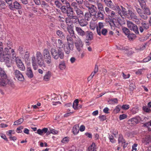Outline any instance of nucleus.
<instances>
[{
    "label": "nucleus",
    "instance_id": "9b49d317",
    "mask_svg": "<svg viewBox=\"0 0 151 151\" xmlns=\"http://www.w3.org/2000/svg\"><path fill=\"white\" fill-rule=\"evenodd\" d=\"M74 45L73 44L71 43L70 42H68V45L65 46L64 47V50L66 54H69L70 50H73Z\"/></svg>",
    "mask_w": 151,
    "mask_h": 151
},
{
    "label": "nucleus",
    "instance_id": "c9c22d12",
    "mask_svg": "<svg viewBox=\"0 0 151 151\" xmlns=\"http://www.w3.org/2000/svg\"><path fill=\"white\" fill-rule=\"evenodd\" d=\"M78 22L81 26L82 27L85 26L88 24L87 22L84 19H81Z\"/></svg>",
    "mask_w": 151,
    "mask_h": 151
},
{
    "label": "nucleus",
    "instance_id": "680f3d73",
    "mask_svg": "<svg viewBox=\"0 0 151 151\" xmlns=\"http://www.w3.org/2000/svg\"><path fill=\"white\" fill-rule=\"evenodd\" d=\"M138 144L137 143H135L133 144L132 146V151H137V148L136 147H137Z\"/></svg>",
    "mask_w": 151,
    "mask_h": 151
},
{
    "label": "nucleus",
    "instance_id": "09e8293b",
    "mask_svg": "<svg viewBox=\"0 0 151 151\" xmlns=\"http://www.w3.org/2000/svg\"><path fill=\"white\" fill-rule=\"evenodd\" d=\"M71 6L73 7L75 11L76 10V9H78V8L77 4L75 2H72L71 4Z\"/></svg>",
    "mask_w": 151,
    "mask_h": 151
},
{
    "label": "nucleus",
    "instance_id": "6e6d98bb",
    "mask_svg": "<svg viewBox=\"0 0 151 151\" xmlns=\"http://www.w3.org/2000/svg\"><path fill=\"white\" fill-rule=\"evenodd\" d=\"M24 60L26 62L28 61L29 59V54L27 52L25 54L24 56Z\"/></svg>",
    "mask_w": 151,
    "mask_h": 151
},
{
    "label": "nucleus",
    "instance_id": "cd10ccee",
    "mask_svg": "<svg viewBox=\"0 0 151 151\" xmlns=\"http://www.w3.org/2000/svg\"><path fill=\"white\" fill-rule=\"evenodd\" d=\"M65 21L67 25L68 26V27L72 28L73 26V22L71 18L67 17L65 19Z\"/></svg>",
    "mask_w": 151,
    "mask_h": 151
},
{
    "label": "nucleus",
    "instance_id": "0eeeda50",
    "mask_svg": "<svg viewBox=\"0 0 151 151\" xmlns=\"http://www.w3.org/2000/svg\"><path fill=\"white\" fill-rule=\"evenodd\" d=\"M74 44L78 52H80L82 50L83 43L78 37L77 36L76 38Z\"/></svg>",
    "mask_w": 151,
    "mask_h": 151
},
{
    "label": "nucleus",
    "instance_id": "39448f33",
    "mask_svg": "<svg viewBox=\"0 0 151 151\" xmlns=\"http://www.w3.org/2000/svg\"><path fill=\"white\" fill-rule=\"evenodd\" d=\"M2 45V43L0 42V58L1 60L3 61L4 60V56L7 58H9L10 52L9 49L7 47L5 48L3 51Z\"/></svg>",
    "mask_w": 151,
    "mask_h": 151
},
{
    "label": "nucleus",
    "instance_id": "ddd939ff",
    "mask_svg": "<svg viewBox=\"0 0 151 151\" xmlns=\"http://www.w3.org/2000/svg\"><path fill=\"white\" fill-rule=\"evenodd\" d=\"M52 76V73L50 71L47 72L43 76V80L45 81H50Z\"/></svg>",
    "mask_w": 151,
    "mask_h": 151
},
{
    "label": "nucleus",
    "instance_id": "69168bd1",
    "mask_svg": "<svg viewBox=\"0 0 151 151\" xmlns=\"http://www.w3.org/2000/svg\"><path fill=\"white\" fill-rule=\"evenodd\" d=\"M127 117V116L126 114H123L119 116V119L120 120H122L126 118Z\"/></svg>",
    "mask_w": 151,
    "mask_h": 151
},
{
    "label": "nucleus",
    "instance_id": "473e14b6",
    "mask_svg": "<svg viewBox=\"0 0 151 151\" xmlns=\"http://www.w3.org/2000/svg\"><path fill=\"white\" fill-rule=\"evenodd\" d=\"M125 140L123 138L122 135V134H119L118 139V142L119 144H122L124 143H125Z\"/></svg>",
    "mask_w": 151,
    "mask_h": 151
},
{
    "label": "nucleus",
    "instance_id": "4d7b16f0",
    "mask_svg": "<svg viewBox=\"0 0 151 151\" xmlns=\"http://www.w3.org/2000/svg\"><path fill=\"white\" fill-rule=\"evenodd\" d=\"M56 34L60 37H62L63 36V33L61 31L59 30L57 31Z\"/></svg>",
    "mask_w": 151,
    "mask_h": 151
},
{
    "label": "nucleus",
    "instance_id": "e433bc0d",
    "mask_svg": "<svg viewBox=\"0 0 151 151\" xmlns=\"http://www.w3.org/2000/svg\"><path fill=\"white\" fill-rule=\"evenodd\" d=\"M71 19L73 23H75L78 22L79 20L78 17L76 16H72Z\"/></svg>",
    "mask_w": 151,
    "mask_h": 151
},
{
    "label": "nucleus",
    "instance_id": "f3484780",
    "mask_svg": "<svg viewBox=\"0 0 151 151\" xmlns=\"http://www.w3.org/2000/svg\"><path fill=\"white\" fill-rule=\"evenodd\" d=\"M109 6V7L113 10L118 11V14H119V15L122 17V15L120 12V11H121V10L119 6L117 5H116L115 6H114L112 4L111 5H110Z\"/></svg>",
    "mask_w": 151,
    "mask_h": 151
},
{
    "label": "nucleus",
    "instance_id": "f257e3e1",
    "mask_svg": "<svg viewBox=\"0 0 151 151\" xmlns=\"http://www.w3.org/2000/svg\"><path fill=\"white\" fill-rule=\"evenodd\" d=\"M31 62L32 66L34 70L37 69L38 65L40 67H46V64L44 62L43 55L39 51L36 52V57L34 56L32 57Z\"/></svg>",
    "mask_w": 151,
    "mask_h": 151
},
{
    "label": "nucleus",
    "instance_id": "49530a36",
    "mask_svg": "<svg viewBox=\"0 0 151 151\" xmlns=\"http://www.w3.org/2000/svg\"><path fill=\"white\" fill-rule=\"evenodd\" d=\"M142 26L143 28L144 29H149V25L148 23H141Z\"/></svg>",
    "mask_w": 151,
    "mask_h": 151
},
{
    "label": "nucleus",
    "instance_id": "9d476101",
    "mask_svg": "<svg viewBox=\"0 0 151 151\" xmlns=\"http://www.w3.org/2000/svg\"><path fill=\"white\" fill-rule=\"evenodd\" d=\"M14 75L16 78L19 81H22L24 79V77L22 73L19 70H14Z\"/></svg>",
    "mask_w": 151,
    "mask_h": 151
},
{
    "label": "nucleus",
    "instance_id": "a878e982",
    "mask_svg": "<svg viewBox=\"0 0 151 151\" xmlns=\"http://www.w3.org/2000/svg\"><path fill=\"white\" fill-rule=\"evenodd\" d=\"M141 120L140 117L139 116H137L134 118L131 119L130 121L132 123L137 124Z\"/></svg>",
    "mask_w": 151,
    "mask_h": 151
},
{
    "label": "nucleus",
    "instance_id": "58836bf2",
    "mask_svg": "<svg viewBox=\"0 0 151 151\" xmlns=\"http://www.w3.org/2000/svg\"><path fill=\"white\" fill-rule=\"evenodd\" d=\"M6 7L5 2L2 0H0V8L1 9H4Z\"/></svg>",
    "mask_w": 151,
    "mask_h": 151
},
{
    "label": "nucleus",
    "instance_id": "c756f323",
    "mask_svg": "<svg viewBox=\"0 0 151 151\" xmlns=\"http://www.w3.org/2000/svg\"><path fill=\"white\" fill-rule=\"evenodd\" d=\"M97 24L94 21H91L90 24V28L91 29L94 30L97 28Z\"/></svg>",
    "mask_w": 151,
    "mask_h": 151
},
{
    "label": "nucleus",
    "instance_id": "338daca9",
    "mask_svg": "<svg viewBox=\"0 0 151 151\" xmlns=\"http://www.w3.org/2000/svg\"><path fill=\"white\" fill-rule=\"evenodd\" d=\"M136 10L139 16L143 13L142 10L139 8H136Z\"/></svg>",
    "mask_w": 151,
    "mask_h": 151
},
{
    "label": "nucleus",
    "instance_id": "b1692460",
    "mask_svg": "<svg viewBox=\"0 0 151 151\" xmlns=\"http://www.w3.org/2000/svg\"><path fill=\"white\" fill-rule=\"evenodd\" d=\"M103 23L102 22H99V23L98 26L97 27L96 30L98 34L99 35H101V28H103L104 27Z\"/></svg>",
    "mask_w": 151,
    "mask_h": 151
},
{
    "label": "nucleus",
    "instance_id": "864d4df0",
    "mask_svg": "<svg viewBox=\"0 0 151 151\" xmlns=\"http://www.w3.org/2000/svg\"><path fill=\"white\" fill-rule=\"evenodd\" d=\"M144 9H145L144 10V14L147 15H150L151 14L150 10L148 8L145 9V8Z\"/></svg>",
    "mask_w": 151,
    "mask_h": 151
},
{
    "label": "nucleus",
    "instance_id": "3c124183",
    "mask_svg": "<svg viewBox=\"0 0 151 151\" xmlns=\"http://www.w3.org/2000/svg\"><path fill=\"white\" fill-rule=\"evenodd\" d=\"M124 33L126 35H127L129 33V30L126 27H123L122 29Z\"/></svg>",
    "mask_w": 151,
    "mask_h": 151
},
{
    "label": "nucleus",
    "instance_id": "a19ab883",
    "mask_svg": "<svg viewBox=\"0 0 151 151\" xmlns=\"http://www.w3.org/2000/svg\"><path fill=\"white\" fill-rule=\"evenodd\" d=\"M109 104H114L118 103V100L116 98L111 99L109 101Z\"/></svg>",
    "mask_w": 151,
    "mask_h": 151
},
{
    "label": "nucleus",
    "instance_id": "dca6fc26",
    "mask_svg": "<svg viewBox=\"0 0 151 151\" xmlns=\"http://www.w3.org/2000/svg\"><path fill=\"white\" fill-rule=\"evenodd\" d=\"M26 74L29 78H32L33 77L34 75L32 70L30 68H27Z\"/></svg>",
    "mask_w": 151,
    "mask_h": 151
},
{
    "label": "nucleus",
    "instance_id": "6e6552de",
    "mask_svg": "<svg viewBox=\"0 0 151 151\" xmlns=\"http://www.w3.org/2000/svg\"><path fill=\"white\" fill-rule=\"evenodd\" d=\"M127 23L128 27L130 30L133 31L137 34H139L138 27L136 24L129 21H127Z\"/></svg>",
    "mask_w": 151,
    "mask_h": 151
},
{
    "label": "nucleus",
    "instance_id": "c03bdc74",
    "mask_svg": "<svg viewBox=\"0 0 151 151\" xmlns=\"http://www.w3.org/2000/svg\"><path fill=\"white\" fill-rule=\"evenodd\" d=\"M67 43L70 42L71 43L73 44V38H74L72 37L71 36L68 35L67 37Z\"/></svg>",
    "mask_w": 151,
    "mask_h": 151
},
{
    "label": "nucleus",
    "instance_id": "de8ad7c7",
    "mask_svg": "<svg viewBox=\"0 0 151 151\" xmlns=\"http://www.w3.org/2000/svg\"><path fill=\"white\" fill-rule=\"evenodd\" d=\"M69 141V138L68 137H65L64 138L61 140V142L63 143H66Z\"/></svg>",
    "mask_w": 151,
    "mask_h": 151
},
{
    "label": "nucleus",
    "instance_id": "bb28decb",
    "mask_svg": "<svg viewBox=\"0 0 151 151\" xmlns=\"http://www.w3.org/2000/svg\"><path fill=\"white\" fill-rule=\"evenodd\" d=\"M66 68V64L65 62L62 61L60 62L59 65V68L61 70H63Z\"/></svg>",
    "mask_w": 151,
    "mask_h": 151
},
{
    "label": "nucleus",
    "instance_id": "7c9ffc66",
    "mask_svg": "<svg viewBox=\"0 0 151 151\" xmlns=\"http://www.w3.org/2000/svg\"><path fill=\"white\" fill-rule=\"evenodd\" d=\"M79 101L77 99L74 100L73 102L72 106L73 108L75 110H77L78 109V104Z\"/></svg>",
    "mask_w": 151,
    "mask_h": 151
},
{
    "label": "nucleus",
    "instance_id": "423d86ee",
    "mask_svg": "<svg viewBox=\"0 0 151 151\" xmlns=\"http://www.w3.org/2000/svg\"><path fill=\"white\" fill-rule=\"evenodd\" d=\"M43 55L45 61L47 64H50L52 61L51 57L49 50L45 49L43 52Z\"/></svg>",
    "mask_w": 151,
    "mask_h": 151
},
{
    "label": "nucleus",
    "instance_id": "5fc2aeb1",
    "mask_svg": "<svg viewBox=\"0 0 151 151\" xmlns=\"http://www.w3.org/2000/svg\"><path fill=\"white\" fill-rule=\"evenodd\" d=\"M41 6L43 8L47 7L48 6V5L44 1H43L42 2Z\"/></svg>",
    "mask_w": 151,
    "mask_h": 151
},
{
    "label": "nucleus",
    "instance_id": "0e129e2a",
    "mask_svg": "<svg viewBox=\"0 0 151 151\" xmlns=\"http://www.w3.org/2000/svg\"><path fill=\"white\" fill-rule=\"evenodd\" d=\"M142 109L143 110L146 112H149L151 111L150 109L146 106H143Z\"/></svg>",
    "mask_w": 151,
    "mask_h": 151
},
{
    "label": "nucleus",
    "instance_id": "2eb2a0df",
    "mask_svg": "<svg viewBox=\"0 0 151 151\" xmlns=\"http://www.w3.org/2000/svg\"><path fill=\"white\" fill-rule=\"evenodd\" d=\"M65 46V44L64 42L61 40L59 39L58 41V43L57 44V49H61Z\"/></svg>",
    "mask_w": 151,
    "mask_h": 151
},
{
    "label": "nucleus",
    "instance_id": "2f4dec72",
    "mask_svg": "<svg viewBox=\"0 0 151 151\" xmlns=\"http://www.w3.org/2000/svg\"><path fill=\"white\" fill-rule=\"evenodd\" d=\"M91 16H93V14L89 12H87L85 14V19L88 21L91 19Z\"/></svg>",
    "mask_w": 151,
    "mask_h": 151
},
{
    "label": "nucleus",
    "instance_id": "a18cd8bd",
    "mask_svg": "<svg viewBox=\"0 0 151 151\" xmlns=\"http://www.w3.org/2000/svg\"><path fill=\"white\" fill-rule=\"evenodd\" d=\"M136 37L135 35L133 33H129L127 35V37L130 40H132L134 39Z\"/></svg>",
    "mask_w": 151,
    "mask_h": 151
},
{
    "label": "nucleus",
    "instance_id": "393cba45",
    "mask_svg": "<svg viewBox=\"0 0 151 151\" xmlns=\"http://www.w3.org/2000/svg\"><path fill=\"white\" fill-rule=\"evenodd\" d=\"M13 7H11L12 8H14L17 9H20L22 6L17 1H15L13 3V5H12ZM10 8L11 7H10Z\"/></svg>",
    "mask_w": 151,
    "mask_h": 151
},
{
    "label": "nucleus",
    "instance_id": "f03ea898",
    "mask_svg": "<svg viewBox=\"0 0 151 151\" xmlns=\"http://www.w3.org/2000/svg\"><path fill=\"white\" fill-rule=\"evenodd\" d=\"M7 84L12 87H14V84L11 79H9L5 72L3 70L0 72V86H4Z\"/></svg>",
    "mask_w": 151,
    "mask_h": 151
},
{
    "label": "nucleus",
    "instance_id": "052dcab7",
    "mask_svg": "<svg viewBox=\"0 0 151 151\" xmlns=\"http://www.w3.org/2000/svg\"><path fill=\"white\" fill-rule=\"evenodd\" d=\"M11 52L12 53V58L13 59H14V58H15V59H16V58H17V57H16V54L14 51V50L13 49H12L11 50ZM18 57H17V58Z\"/></svg>",
    "mask_w": 151,
    "mask_h": 151
},
{
    "label": "nucleus",
    "instance_id": "20e7f679",
    "mask_svg": "<svg viewBox=\"0 0 151 151\" xmlns=\"http://www.w3.org/2000/svg\"><path fill=\"white\" fill-rule=\"evenodd\" d=\"M119 14L117 13H115L114 11H112L109 15V18H111L109 22V23L110 26L111 27L112 30H114L115 28V24L114 23V20L119 19Z\"/></svg>",
    "mask_w": 151,
    "mask_h": 151
},
{
    "label": "nucleus",
    "instance_id": "13d9d810",
    "mask_svg": "<svg viewBox=\"0 0 151 151\" xmlns=\"http://www.w3.org/2000/svg\"><path fill=\"white\" fill-rule=\"evenodd\" d=\"M97 5L98 8L99 10L102 11L103 9L102 4L100 3H97Z\"/></svg>",
    "mask_w": 151,
    "mask_h": 151
},
{
    "label": "nucleus",
    "instance_id": "6ab92c4d",
    "mask_svg": "<svg viewBox=\"0 0 151 151\" xmlns=\"http://www.w3.org/2000/svg\"><path fill=\"white\" fill-rule=\"evenodd\" d=\"M143 142L145 143V145H147L150 142H151V135H148L143 139Z\"/></svg>",
    "mask_w": 151,
    "mask_h": 151
},
{
    "label": "nucleus",
    "instance_id": "e2e57ef3",
    "mask_svg": "<svg viewBox=\"0 0 151 151\" xmlns=\"http://www.w3.org/2000/svg\"><path fill=\"white\" fill-rule=\"evenodd\" d=\"M121 107L123 109L126 110L129 108V105L125 104L122 105V106H121Z\"/></svg>",
    "mask_w": 151,
    "mask_h": 151
},
{
    "label": "nucleus",
    "instance_id": "c85d7f7f",
    "mask_svg": "<svg viewBox=\"0 0 151 151\" xmlns=\"http://www.w3.org/2000/svg\"><path fill=\"white\" fill-rule=\"evenodd\" d=\"M68 30L70 35V36H71L72 37L75 38L76 39L77 37L75 36L74 31L72 28H71V27H69L68 28Z\"/></svg>",
    "mask_w": 151,
    "mask_h": 151
},
{
    "label": "nucleus",
    "instance_id": "a211bd4d",
    "mask_svg": "<svg viewBox=\"0 0 151 151\" xmlns=\"http://www.w3.org/2000/svg\"><path fill=\"white\" fill-rule=\"evenodd\" d=\"M79 128V126L78 125L76 124L73 126L72 129V132L74 135H76L78 134Z\"/></svg>",
    "mask_w": 151,
    "mask_h": 151
},
{
    "label": "nucleus",
    "instance_id": "8fccbe9b",
    "mask_svg": "<svg viewBox=\"0 0 151 151\" xmlns=\"http://www.w3.org/2000/svg\"><path fill=\"white\" fill-rule=\"evenodd\" d=\"M104 1L107 6L109 7V5H111L113 4L111 0H104Z\"/></svg>",
    "mask_w": 151,
    "mask_h": 151
},
{
    "label": "nucleus",
    "instance_id": "bf43d9fd",
    "mask_svg": "<svg viewBox=\"0 0 151 151\" xmlns=\"http://www.w3.org/2000/svg\"><path fill=\"white\" fill-rule=\"evenodd\" d=\"M122 8L123 14L124 15H126L127 17H128V15L127 12L126 11V9L122 6Z\"/></svg>",
    "mask_w": 151,
    "mask_h": 151
},
{
    "label": "nucleus",
    "instance_id": "aec40b11",
    "mask_svg": "<svg viewBox=\"0 0 151 151\" xmlns=\"http://www.w3.org/2000/svg\"><path fill=\"white\" fill-rule=\"evenodd\" d=\"M48 131V129L44 128L42 129H38L36 133L40 135H42L43 134L46 133Z\"/></svg>",
    "mask_w": 151,
    "mask_h": 151
},
{
    "label": "nucleus",
    "instance_id": "7ed1b4c3",
    "mask_svg": "<svg viewBox=\"0 0 151 151\" xmlns=\"http://www.w3.org/2000/svg\"><path fill=\"white\" fill-rule=\"evenodd\" d=\"M51 53L53 58L55 60H57L59 58L60 59H63L64 58V52L62 49L52 48Z\"/></svg>",
    "mask_w": 151,
    "mask_h": 151
},
{
    "label": "nucleus",
    "instance_id": "4468645a",
    "mask_svg": "<svg viewBox=\"0 0 151 151\" xmlns=\"http://www.w3.org/2000/svg\"><path fill=\"white\" fill-rule=\"evenodd\" d=\"M75 30L78 34L81 36H83L85 35V32L79 27H75Z\"/></svg>",
    "mask_w": 151,
    "mask_h": 151
},
{
    "label": "nucleus",
    "instance_id": "412c9836",
    "mask_svg": "<svg viewBox=\"0 0 151 151\" xmlns=\"http://www.w3.org/2000/svg\"><path fill=\"white\" fill-rule=\"evenodd\" d=\"M76 14L77 15V17L79 18H82L83 17L84 14L82 10H81L80 9H76L75 10Z\"/></svg>",
    "mask_w": 151,
    "mask_h": 151
},
{
    "label": "nucleus",
    "instance_id": "1a4fd4ad",
    "mask_svg": "<svg viewBox=\"0 0 151 151\" xmlns=\"http://www.w3.org/2000/svg\"><path fill=\"white\" fill-rule=\"evenodd\" d=\"M18 68L22 71H24L25 70V67L24 64L21 60L19 57L16 58L15 59Z\"/></svg>",
    "mask_w": 151,
    "mask_h": 151
},
{
    "label": "nucleus",
    "instance_id": "79ce46f5",
    "mask_svg": "<svg viewBox=\"0 0 151 151\" xmlns=\"http://www.w3.org/2000/svg\"><path fill=\"white\" fill-rule=\"evenodd\" d=\"M151 60V52L150 53L149 55L146 58H144L143 60V62L144 63H146Z\"/></svg>",
    "mask_w": 151,
    "mask_h": 151
},
{
    "label": "nucleus",
    "instance_id": "72a5a7b5",
    "mask_svg": "<svg viewBox=\"0 0 151 151\" xmlns=\"http://www.w3.org/2000/svg\"><path fill=\"white\" fill-rule=\"evenodd\" d=\"M66 12L65 14H67L68 16L71 17L73 15V12L72 8H67V9Z\"/></svg>",
    "mask_w": 151,
    "mask_h": 151
},
{
    "label": "nucleus",
    "instance_id": "5701e85b",
    "mask_svg": "<svg viewBox=\"0 0 151 151\" xmlns=\"http://www.w3.org/2000/svg\"><path fill=\"white\" fill-rule=\"evenodd\" d=\"M93 17H95L96 19L97 18L100 20H103L104 19L103 14L100 12H98L97 14L93 16Z\"/></svg>",
    "mask_w": 151,
    "mask_h": 151
},
{
    "label": "nucleus",
    "instance_id": "4be33fe9",
    "mask_svg": "<svg viewBox=\"0 0 151 151\" xmlns=\"http://www.w3.org/2000/svg\"><path fill=\"white\" fill-rule=\"evenodd\" d=\"M97 147L95 143L93 142L88 148V151H97Z\"/></svg>",
    "mask_w": 151,
    "mask_h": 151
},
{
    "label": "nucleus",
    "instance_id": "774afa93",
    "mask_svg": "<svg viewBox=\"0 0 151 151\" xmlns=\"http://www.w3.org/2000/svg\"><path fill=\"white\" fill-rule=\"evenodd\" d=\"M60 9H61L63 13L65 14L66 12V11L67 10V7H66L65 6H62Z\"/></svg>",
    "mask_w": 151,
    "mask_h": 151
},
{
    "label": "nucleus",
    "instance_id": "37998d69",
    "mask_svg": "<svg viewBox=\"0 0 151 151\" xmlns=\"http://www.w3.org/2000/svg\"><path fill=\"white\" fill-rule=\"evenodd\" d=\"M23 119L22 118H20L18 120L14 122V125H18L19 124L23 122Z\"/></svg>",
    "mask_w": 151,
    "mask_h": 151
},
{
    "label": "nucleus",
    "instance_id": "f704fd0d",
    "mask_svg": "<svg viewBox=\"0 0 151 151\" xmlns=\"http://www.w3.org/2000/svg\"><path fill=\"white\" fill-rule=\"evenodd\" d=\"M128 14L130 15V17H128L130 19H137V16L135 15L134 13L132 12L131 10H129Z\"/></svg>",
    "mask_w": 151,
    "mask_h": 151
},
{
    "label": "nucleus",
    "instance_id": "ea45409f",
    "mask_svg": "<svg viewBox=\"0 0 151 151\" xmlns=\"http://www.w3.org/2000/svg\"><path fill=\"white\" fill-rule=\"evenodd\" d=\"M121 108V107L120 105L116 106L114 110V113L115 114L118 113L120 111Z\"/></svg>",
    "mask_w": 151,
    "mask_h": 151
},
{
    "label": "nucleus",
    "instance_id": "603ef678",
    "mask_svg": "<svg viewBox=\"0 0 151 151\" xmlns=\"http://www.w3.org/2000/svg\"><path fill=\"white\" fill-rule=\"evenodd\" d=\"M144 69L143 68L139 69L136 71L135 73L137 75H140L142 74L143 70Z\"/></svg>",
    "mask_w": 151,
    "mask_h": 151
},
{
    "label": "nucleus",
    "instance_id": "4c0bfd02",
    "mask_svg": "<svg viewBox=\"0 0 151 151\" xmlns=\"http://www.w3.org/2000/svg\"><path fill=\"white\" fill-rule=\"evenodd\" d=\"M86 38L88 40H91L93 39V34L91 32L88 33L86 36Z\"/></svg>",
    "mask_w": 151,
    "mask_h": 151
},
{
    "label": "nucleus",
    "instance_id": "f8f14e48",
    "mask_svg": "<svg viewBox=\"0 0 151 151\" xmlns=\"http://www.w3.org/2000/svg\"><path fill=\"white\" fill-rule=\"evenodd\" d=\"M89 12L93 14V16L96 15V7L93 4H91L90 6H88Z\"/></svg>",
    "mask_w": 151,
    "mask_h": 151
}]
</instances>
